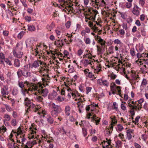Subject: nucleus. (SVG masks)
<instances>
[{"label":"nucleus","mask_w":148,"mask_h":148,"mask_svg":"<svg viewBox=\"0 0 148 148\" xmlns=\"http://www.w3.org/2000/svg\"><path fill=\"white\" fill-rule=\"evenodd\" d=\"M59 2L61 3L60 4H57V6L61 8H64L63 10L65 12L68 11L69 12H71V13L75 14L77 12H75L74 9L71 5H73L74 3L70 1L69 0H58Z\"/></svg>","instance_id":"f257e3e1"},{"label":"nucleus","mask_w":148,"mask_h":148,"mask_svg":"<svg viewBox=\"0 0 148 148\" xmlns=\"http://www.w3.org/2000/svg\"><path fill=\"white\" fill-rule=\"evenodd\" d=\"M32 87L33 90L36 91L35 92L36 95H37L38 94L44 97L47 96L49 93L48 90L46 88L44 89V87L41 83H38L37 84H34Z\"/></svg>","instance_id":"f03ea898"},{"label":"nucleus","mask_w":148,"mask_h":148,"mask_svg":"<svg viewBox=\"0 0 148 148\" xmlns=\"http://www.w3.org/2000/svg\"><path fill=\"white\" fill-rule=\"evenodd\" d=\"M50 112L53 117H56L58 116V114L60 113L62 110L60 106L56 105L54 103H51Z\"/></svg>","instance_id":"7ed1b4c3"},{"label":"nucleus","mask_w":148,"mask_h":148,"mask_svg":"<svg viewBox=\"0 0 148 148\" xmlns=\"http://www.w3.org/2000/svg\"><path fill=\"white\" fill-rule=\"evenodd\" d=\"M95 40L97 41V43L99 45L97 46V51L100 53L102 49L104 50L105 47L107 46L106 42L98 35L95 38Z\"/></svg>","instance_id":"20e7f679"},{"label":"nucleus","mask_w":148,"mask_h":148,"mask_svg":"<svg viewBox=\"0 0 148 148\" xmlns=\"http://www.w3.org/2000/svg\"><path fill=\"white\" fill-rule=\"evenodd\" d=\"M98 14V11L97 10H88V12L86 14L85 18L86 19H88L89 20H92L93 21H95V17Z\"/></svg>","instance_id":"39448f33"},{"label":"nucleus","mask_w":148,"mask_h":148,"mask_svg":"<svg viewBox=\"0 0 148 148\" xmlns=\"http://www.w3.org/2000/svg\"><path fill=\"white\" fill-rule=\"evenodd\" d=\"M24 84L26 85L27 86L29 87V88L28 89H27L25 87L24 88L21 89V91L23 95L25 96L26 94L28 93L29 91H33L34 90L32 88V86H34V84L29 83V82L27 81H25Z\"/></svg>","instance_id":"423d86ee"},{"label":"nucleus","mask_w":148,"mask_h":148,"mask_svg":"<svg viewBox=\"0 0 148 148\" xmlns=\"http://www.w3.org/2000/svg\"><path fill=\"white\" fill-rule=\"evenodd\" d=\"M12 132L17 134V136L18 137V138H19L20 139H21V142L22 143V144H23V143L25 141V140H26V139L24 137V134L22 132L20 128L19 127L18 128L17 130H12Z\"/></svg>","instance_id":"0eeeda50"},{"label":"nucleus","mask_w":148,"mask_h":148,"mask_svg":"<svg viewBox=\"0 0 148 148\" xmlns=\"http://www.w3.org/2000/svg\"><path fill=\"white\" fill-rule=\"evenodd\" d=\"M27 108V112H28L29 111H32L35 112H37V113L39 115H40L41 114L42 112H40L38 111L39 109L36 108V106L33 103H31V105H29Z\"/></svg>","instance_id":"6e6552de"},{"label":"nucleus","mask_w":148,"mask_h":148,"mask_svg":"<svg viewBox=\"0 0 148 148\" xmlns=\"http://www.w3.org/2000/svg\"><path fill=\"white\" fill-rule=\"evenodd\" d=\"M13 55L14 56L18 58H21L23 55V52L18 51V47L17 46V44L15 50H13Z\"/></svg>","instance_id":"1a4fd4ad"},{"label":"nucleus","mask_w":148,"mask_h":148,"mask_svg":"<svg viewBox=\"0 0 148 148\" xmlns=\"http://www.w3.org/2000/svg\"><path fill=\"white\" fill-rule=\"evenodd\" d=\"M25 68L28 67V65H25L24 66ZM27 68H22V69L23 70V75L25 77H30L31 75V73L29 71L27 70Z\"/></svg>","instance_id":"9d476101"},{"label":"nucleus","mask_w":148,"mask_h":148,"mask_svg":"<svg viewBox=\"0 0 148 148\" xmlns=\"http://www.w3.org/2000/svg\"><path fill=\"white\" fill-rule=\"evenodd\" d=\"M140 8L137 5H134L133 9L132 12L134 15L136 16H138L140 14Z\"/></svg>","instance_id":"9b49d317"},{"label":"nucleus","mask_w":148,"mask_h":148,"mask_svg":"<svg viewBox=\"0 0 148 148\" xmlns=\"http://www.w3.org/2000/svg\"><path fill=\"white\" fill-rule=\"evenodd\" d=\"M97 82L98 84L101 86H103L108 87L109 85V82L106 80L99 79L98 80Z\"/></svg>","instance_id":"f8f14e48"},{"label":"nucleus","mask_w":148,"mask_h":148,"mask_svg":"<svg viewBox=\"0 0 148 148\" xmlns=\"http://www.w3.org/2000/svg\"><path fill=\"white\" fill-rule=\"evenodd\" d=\"M7 90L8 88H6L5 86H4V87L2 88L1 89L2 96L5 98H6L7 97L6 95H8L9 94V92Z\"/></svg>","instance_id":"ddd939ff"},{"label":"nucleus","mask_w":148,"mask_h":148,"mask_svg":"<svg viewBox=\"0 0 148 148\" xmlns=\"http://www.w3.org/2000/svg\"><path fill=\"white\" fill-rule=\"evenodd\" d=\"M34 41L31 39H28L26 41V44L27 47H29L31 49L33 48V46H34Z\"/></svg>","instance_id":"4468645a"},{"label":"nucleus","mask_w":148,"mask_h":148,"mask_svg":"<svg viewBox=\"0 0 148 148\" xmlns=\"http://www.w3.org/2000/svg\"><path fill=\"white\" fill-rule=\"evenodd\" d=\"M39 62H40V64L41 65L42 64V62H41L40 60H39V61L36 60L32 63L31 65H30V64H29V67L32 68H36L39 66Z\"/></svg>","instance_id":"2eb2a0df"},{"label":"nucleus","mask_w":148,"mask_h":148,"mask_svg":"<svg viewBox=\"0 0 148 148\" xmlns=\"http://www.w3.org/2000/svg\"><path fill=\"white\" fill-rule=\"evenodd\" d=\"M119 64H118V66H119L120 68H122L123 69V72L125 73V69L124 68L126 66H127V64L125 63L123 64L122 62L120 60H119L118 61Z\"/></svg>","instance_id":"dca6fc26"},{"label":"nucleus","mask_w":148,"mask_h":148,"mask_svg":"<svg viewBox=\"0 0 148 148\" xmlns=\"http://www.w3.org/2000/svg\"><path fill=\"white\" fill-rule=\"evenodd\" d=\"M77 105L78 106V107L79 108V111L80 113H81L84 110L83 108V104H82V103H80V102H78L77 103Z\"/></svg>","instance_id":"f3484780"},{"label":"nucleus","mask_w":148,"mask_h":148,"mask_svg":"<svg viewBox=\"0 0 148 148\" xmlns=\"http://www.w3.org/2000/svg\"><path fill=\"white\" fill-rule=\"evenodd\" d=\"M64 111L66 115L69 116L71 113V108L69 106H66L65 107Z\"/></svg>","instance_id":"a211bd4d"},{"label":"nucleus","mask_w":148,"mask_h":148,"mask_svg":"<svg viewBox=\"0 0 148 148\" xmlns=\"http://www.w3.org/2000/svg\"><path fill=\"white\" fill-rule=\"evenodd\" d=\"M25 106L26 107H28L31 103H33L32 101L29 99L27 97L24 100Z\"/></svg>","instance_id":"6ab92c4d"},{"label":"nucleus","mask_w":148,"mask_h":148,"mask_svg":"<svg viewBox=\"0 0 148 148\" xmlns=\"http://www.w3.org/2000/svg\"><path fill=\"white\" fill-rule=\"evenodd\" d=\"M135 110L140 111L142 108V105L139 104L137 101H136L134 105Z\"/></svg>","instance_id":"aec40b11"},{"label":"nucleus","mask_w":148,"mask_h":148,"mask_svg":"<svg viewBox=\"0 0 148 148\" xmlns=\"http://www.w3.org/2000/svg\"><path fill=\"white\" fill-rule=\"evenodd\" d=\"M42 79L43 83H46V85H48L47 83L49 82L50 80L48 75H47L45 77L42 78Z\"/></svg>","instance_id":"412c9836"},{"label":"nucleus","mask_w":148,"mask_h":148,"mask_svg":"<svg viewBox=\"0 0 148 148\" xmlns=\"http://www.w3.org/2000/svg\"><path fill=\"white\" fill-rule=\"evenodd\" d=\"M132 74L131 75L132 77H133V78L135 79V81L136 82H139V76L138 75H137L136 76L135 73L132 70Z\"/></svg>","instance_id":"4be33fe9"},{"label":"nucleus","mask_w":148,"mask_h":148,"mask_svg":"<svg viewBox=\"0 0 148 148\" xmlns=\"http://www.w3.org/2000/svg\"><path fill=\"white\" fill-rule=\"evenodd\" d=\"M47 121L50 124H52L54 122V120L51 116L49 115H47L46 116Z\"/></svg>","instance_id":"5701e85b"},{"label":"nucleus","mask_w":148,"mask_h":148,"mask_svg":"<svg viewBox=\"0 0 148 148\" xmlns=\"http://www.w3.org/2000/svg\"><path fill=\"white\" fill-rule=\"evenodd\" d=\"M14 65L16 67L18 68L20 65V63L19 60L18 59H15L14 60Z\"/></svg>","instance_id":"b1692460"},{"label":"nucleus","mask_w":148,"mask_h":148,"mask_svg":"<svg viewBox=\"0 0 148 148\" xmlns=\"http://www.w3.org/2000/svg\"><path fill=\"white\" fill-rule=\"evenodd\" d=\"M132 132V130H128L127 131L126 136L128 140H131L132 138V135L131 134Z\"/></svg>","instance_id":"393cba45"},{"label":"nucleus","mask_w":148,"mask_h":148,"mask_svg":"<svg viewBox=\"0 0 148 148\" xmlns=\"http://www.w3.org/2000/svg\"><path fill=\"white\" fill-rule=\"evenodd\" d=\"M120 88V86H117L115 88H111V90L112 92V94L113 95L117 94V91L118 90V89Z\"/></svg>","instance_id":"a878e982"},{"label":"nucleus","mask_w":148,"mask_h":148,"mask_svg":"<svg viewBox=\"0 0 148 148\" xmlns=\"http://www.w3.org/2000/svg\"><path fill=\"white\" fill-rule=\"evenodd\" d=\"M28 30L31 32L34 31L36 30L35 27L33 25L28 24L27 25Z\"/></svg>","instance_id":"bb28decb"},{"label":"nucleus","mask_w":148,"mask_h":148,"mask_svg":"<svg viewBox=\"0 0 148 148\" xmlns=\"http://www.w3.org/2000/svg\"><path fill=\"white\" fill-rule=\"evenodd\" d=\"M90 4L91 6H94L95 5L97 6H98L99 3L96 0H90Z\"/></svg>","instance_id":"cd10ccee"},{"label":"nucleus","mask_w":148,"mask_h":148,"mask_svg":"<svg viewBox=\"0 0 148 148\" xmlns=\"http://www.w3.org/2000/svg\"><path fill=\"white\" fill-rule=\"evenodd\" d=\"M49 71V70L46 68V66H45L44 67H42L40 71L41 73H48V72Z\"/></svg>","instance_id":"c85d7f7f"},{"label":"nucleus","mask_w":148,"mask_h":148,"mask_svg":"<svg viewBox=\"0 0 148 148\" xmlns=\"http://www.w3.org/2000/svg\"><path fill=\"white\" fill-rule=\"evenodd\" d=\"M43 99L41 96H37L36 98V100L37 102H38L40 103H43Z\"/></svg>","instance_id":"c756f323"},{"label":"nucleus","mask_w":148,"mask_h":148,"mask_svg":"<svg viewBox=\"0 0 148 148\" xmlns=\"http://www.w3.org/2000/svg\"><path fill=\"white\" fill-rule=\"evenodd\" d=\"M23 71L21 69H18L17 71L16 72L17 75L18 77V78H20L23 75Z\"/></svg>","instance_id":"7c9ffc66"},{"label":"nucleus","mask_w":148,"mask_h":148,"mask_svg":"<svg viewBox=\"0 0 148 148\" xmlns=\"http://www.w3.org/2000/svg\"><path fill=\"white\" fill-rule=\"evenodd\" d=\"M90 106L91 108V111L92 112L96 108V107H98V104H96L95 103H93L90 105Z\"/></svg>","instance_id":"2f4dec72"},{"label":"nucleus","mask_w":148,"mask_h":148,"mask_svg":"<svg viewBox=\"0 0 148 148\" xmlns=\"http://www.w3.org/2000/svg\"><path fill=\"white\" fill-rule=\"evenodd\" d=\"M117 128L118 129H116V131L118 133H119L122 131L124 129L122 125L120 124L117 125Z\"/></svg>","instance_id":"473e14b6"},{"label":"nucleus","mask_w":148,"mask_h":148,"mask_svg":"<svg viewBox=\"0 0 148 148\" xmlns=\"http://www.w3.org/2000/svg\"><path fill=\"white\" fill-rule=\"evenodd\" d=\"M84 40L86 45L90 44L91 42V40L89 38H87L85 36L84 38Z\"/></svg>","instance_id":"72a5a7b5"},{"label":"nucleus","mask_w":148,"mask_h":148,"mask_svg":"<svg viewBox=\"0 0 148 148\" xmlns=\"http://www.w3.org/2000/svg\"><path fill=\"white\" fill-rule=\"evenodd\" d=\"M18 93V90L17 88H14L12 90V94L13 95H17Z\"/></svg>","instance_id":"f704fd0d"},{"label":"nucleus","mask_w":148,"mask_h":148,"mask_svg":"<svg viewBox=\"0 0 148 148\" xmlns=\"http://www.w3.org/2000/svg\"><path fill=\"white\" fill-rule=\"evenodd\" d=\"M110 119H111L112 122V124H115L117 123V121L116 119V117L115 116H112L110 117Z\"/></svg>","instance_id":"c9c22d12"},{"label":"nucleus","mask_w":148,"mask_h":148,"mask_svg":"<svg viewBox=\"0 0 148 148\" xmlns=\"http://www.w3.org/2000/svg\"><path fill=\"white\" fill-rule=\"evenodd\" d=\"M90 60L89 61L88 60L86 59L84 61V64L85 66H87L88 65L90 64V65H92V64L91 62H90Z\"/></svg>","instance_id":"e433bc0d"},{"label":"nucleus","mask_w":148,"mask_h":148,"mask_svg":"<svg viewBox=\"0 0 148 148\" xmlns=\"http://www.w3.org/2000/svg\"><path fill=\"white\" fill-rule=\"evenodd\" d=\"M24 84H25L24 82L23 83L22 81H20L19 80L18 81V86L21 89L25 87V86L24 85Z\"/></svg>","instance_id":"4c0bfd02"},{"label":"nucleus","mask_w":148,"mask_h":148,"mask_svg":"<svg viewBox=\"0 0 148 148\" xmlns=\"http://www.w3.org/2000/svg\"><path fill=\"white\" fill-rule=\"evenodd\" d=\"M17 122L16 119H13L11 121V124L13 126H15L16 125Z\"/></svg>","instance_id":"58836bf2"},{"label":"nucleus","mask_w":148,"mask_h":148,"mask_svg":"<svg viewBox=\"0 0 148 148\" xmlns=\"http://www.w3.org/2000/svg\"><path fill=\"white\" fill-rule=\"evenodd\" d=\"M147 83V80L145 79L144 78L143 79L142 82L141 86L142 87H144L146 86Z\"/></svg>","instance_id":"ea45409f"},{"label":"nucleus","mask_w":148,"mask_h":148,"mask_svg":"<svg viewBox=\"0 0 148 148\" xmlns=\"http://www.w3.org/2000/svg\"><path fill=\"white\" fill-rule=\"evenodd\" d=\"M4 118L7 121H9L11 119V117L10 116L7 114H5L4 115Z\"/></svg>","instance_id":"a19ab883"},{"label":"nucleus","mask_w":148,"mask_h":148,"mask_svg":"<svg viewBox=\"0 0 148 148\" xmlns=\"http://www.w3.org/2000/svg\"><path fill=\"white\" fill-rule=\"evenodd\" d=\"M4 61L7 64L9 65V66H12V64L11 62L8 58H6Z\"/></svg>","instance_id":"79ce46f5"},{"label":"nucleus","mask_w":148,"mask_h":148,"mask_svg":"<svg viewBox=\"0 0 148 148\" xmlns=\"http://www.w3.org/2000/svg\"><path fill=\"white\" fill-rule=\"evenodd\" d=\"M6 130L7 129L5 127H3L2 128L0 127V133L3 135L4 133L6 131Z\"/></svg>","instance_id":"37998d69"},{"label":"nucleus","mask_w":148,"mask_h":148,"mask_svg":"<svg viewBox=\"0 0 148 148\" xmlns=\"http://www.w3.org/2000/svg\"><path fill=\"white\" fill-rule=\"evenodd\" d=\"M5 108L6 110L9 112H11L12 110L11 107L9 105L7 104L5 105Z\"/></svg>","instance_id":"c03bdc74"},{"label":"nucleus","mask_w":148,"mask_h":148,"mask_svg":"<svg viewBox=\"0 0 148 148\" xmlns=\"http://www.w3.org/2000/svg\"><path fill=\"white\" fill-rule=\"evenodd\" d=\"M134 79H135L133 78V77H132V78L129 80V82L132 86L135 85L136 84V82Z\"/></svg>","instance_id":"a18cd8bd"},{"label":"nucleus","mask_w":148,"mask_h":148,"mask_svg":"<svg viewBox=\"0 0 148 148\" xmlns=\"http://www.w3.org/2000/svg\"><path fill=\"white\" fill-rule=\"evenodd\" d=\"M130 112L132 115V116H133L135 115V112L134 111V110H135V108H130Z\"/></svg>","instance_id":"49530a36"},{"label":"nucleus","mask_w":148,"mask_h":148,"mask_svg":"<svg viewBox=\"0 0 148 148\" xmlns=\"http://www.w3.org/2000/svg\"><path fill=\"white\" fill-rule=\"evenodd\" d=\"M119 13L122 18L124 19L126 18L127 15L125 13L123 12H119Z\"/></svg>","instance_id":"de8ad7c7"},{"label":"nucleus","mask_w":148,"mask_h":148,"mask_svg":"<svg viewBox=\"0 0 148 148\" xmlns=\"http://www.w3.org/2000/svg\"><path fill=\"white\" fill-rule=\"evenodd\" d=\"M42 135H44V139L45 141H46L47 139V136L46 134L45 131L44 130H42Z\"/></svg>","instance_id":"09e8293b"},{"label":"nucleus","mask_w":148,"mask_h":148,"mask_svg":"<svg viewBox=\"0 0 148 148\" xmlns=\"http://www.w3.org/2000/svg\"><path fill=\"white\" fill-rule=\"evenodd\" d=\"M92 29L95 32H97L99 30L98 27L96 25H94V26Z\"/></svg>","instance_id":"8fccbe9b"},{"label":"nucleus","mask_w":148,"mask_h":148,"mask_svg":"<svg viewBox=\"0 0 148 148\" xmlns=\"http://www.w3.org/2000/svg\"><path fill=\"white\" fill-rule=\"evenodd\" d=\"M67 91H68L67 96L68 98H70L71 97V91H72L71 89L70 88H69L67 89Z\"/></svg>","instance_id":"3c124183"},{"label":"nucleus","mask_w":148,"mask_h":148,"mask_svg":"<svg viewBox=\"0 0 148 148\" xmlns=\"http://www.w3.org/2000/svg\"><path fill=\"white\" fill-rule=\"evenodd\" d=\"M25 32L23 31L21 32L18 35V38H21L23 36V35L24 34Z\"/></svg>","instance_id":"603ef678"},{"label":"nucleus","mask_w":148,"mask_h":148,"mask_svg":"<svg viewBox=\"0 0 148 148\" xmlns=\"http://www.w3.org/2000/svg\"><path fill=\"white\" fill-rule=\"evenodd\" d=\"M113 48L114 46H112L109 47L108 49V51L110 53L112 54L114 53V52L113 50Z\"/></svg>","instance_id":"864d4df0"},{"label":"nucleus","mask_w":148,"mask_h":148,"mask_svg":"<svg viewBox=\"0 0 148 148\" xmlns=\"http://www.w3.org/2000/svg\"><path fill=\"white\" fill-rule=\"evenodd\" d=\"M31 131L30 132V133H31L32 135V138H34V135H35L36 134V132L35 130H30Z\"/></svg>","instance_id":"5fc2aeb1"},{"label":"nucleus","mask_w":148,"mask_h":148,"mask_svg":"<svg viewBox=\"0 0 148 148\" xmlns=\"http://www.w3.org/2000/svg\"><path fill=\"white\" fill-rule=\"evenodd\" d=\"M115 124H112V123H111L109 125V127L108 128H106L108 130H111V131H112L113 130V126Z\"/></svg>","instance_id":"6e6d98bb"},{"label":"nucleus","mask_w":148,"mask_h":148,"mask_svg":"<svg viewBox=\"0 0 148 148\" xmlns=\"http://www.w3.org/2000/svg\"><path fill=\"white\" fill-rule=\"evenodd\" d=\"M118 136L120 138V139L122 140H124L125 138L123 134L120 133L118 134Z\"/></svg>","instance_id":"4d7b16f0"},{"label":"nucleus","mask_w":148,"mask_h":148,"mask_svg":"<svg viewBox=\"0 0 148 148\" xmlns=\"http://www.w3.org/2000/svg\"><path fill=\"white\" fill-rule=\"evenodd\" d=\"M5 58V55L4 53H3L1 52L0 53V59L4 60Z\"/></svg>","instance_id":"13d9d810"},{"label":"nucleus","mask_w":148,"mask_h":148,"mask_svg":"<svg viewBox=\"0 0 148 148\" xmlns=\"http://www.w3.org/2000/svg\"><path fill=\"white\" fill-rule=\"evenodd\" d=\"M82 130L83 133L84 134V136H86L87 135V131L86 129L85 128H82Z\"/></svg>","instance_id":"bf43d9fd"},{"label":"nucleus","mask_w":148,"mask_h":148,"mask_svg":"<svg viewBox=\"0 0 148 148\" xmlns=\"http://www.w3.org/2000/svg\"><path fill=\"white\" fill-rule=\"evenodd\" d=\"M92 20H91L89 21L88 23V25L90 27H91L92 29L93 27L94 26V25L93 23V21H92Z\"/></svg>","instance_id":"052dcab7"},{"label":"nucleus","mask_w":148,"mask_h":148,"mask_svg":"<svg viewBox=\"0 0 148 148\" xmlns=\"http://www.w3.org/2000/svg\"><path fill=\"white\" fill-rule=\"evenodd\" d=\"M88 76L90 78H95V77L94 75L92 72H88Z\"/></svg>","instance_id":"680f3d73"},{"label":"nucleus","mask_w":148,"mask_h":148,"mask_svg":"<svg viewBox=\"0 0 148 148\" xmlns=\"http://www.w3.org/2000/svg\"><path fill=\"white\" fill-rule=\"evenodd\" d=\"M145 19V16L144 14H141L140 17V20L142 21H144Z\"/></svg>","instance_id":"e2e57ef3"},{"label":"nucleus","mask_w":148,"mask_h":148,"mask_svg":"<svg viewBox=\"0 0 148 148\" xmlns=\"http://www.w3.org/2000/svg\"><path fill=\"white\" fill-rule=\"evenodd\" d=\"M135 52L134 50V49L133 48L130 49V54L132 56H135Z\"/></svg>","instance_id":"0e129e2a"},{"label":"nucleus","mask_w":148,"mask_h":148,"mask_svg":"<svg viewBox=\"0 0 148 148\" xmlns=\"http://www.w3.org/2000/svg\"><path fill=\"white\" fill-rule=\"evenodd\" d=\"M71 25V22L70 21H68L66 23L65 25L67 28H69Z\"/></svg>","instance_id":"69168bd1"},{"label":"nucleus","mask_w":148,"mask_h":148,"mask_svg":"<svg viewBox=\"0 0 148 148\" xmlns=\"http://www.w3.org/2000/svg\"><path fill=\"white\" fill-rule=\"evenodd\" d=\"M12 116L14 118L16 119L17 118L18 115L16 112L13 111L12 114Z\"/></svg>","instance_id":"338daca9"},{"label":"nucleus","mask_w":148,"mask_h":148,"mask_svg":"<svg viewBox=\"0 0 148 148\" xmlns=\"http://www.w3.org/2000/svg\"><path fill=\"white\" fill-rule=\"evenodd\" d=\"M146 64L148 66V59H144L143 60V62L142 64V65L143 64Z\"/></svg>","instance_id":"774afa93"}]
</instances>
